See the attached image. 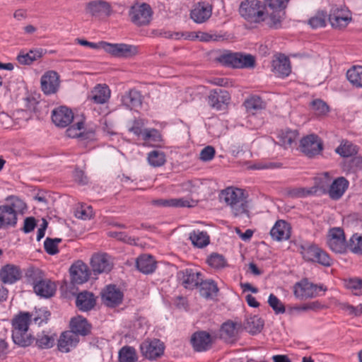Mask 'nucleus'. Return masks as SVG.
I'll return each mask as SVG.
<instances>
[{"mask_svg": "<svg viewBox=\"0 0 362 362\" xmlns=\"http://www.w3.org/2000/svg\"><path fill=\"white\" fill-rule=\"evenodd\" d=\"M27 209L26 203L19 197L8 196L5 203L0 205V229L16 227L18 216L23 215Z\"/></svg>", "mask_w": 362, "mask_h": 362, "instance_id": "f257e3e1", "label": "nucleus"}, {"mask_svg": "<svg viewBox=\"0 0 362 362\" xmlns=\"http://www.w3.org/2000/svg\"><path fill=\"white\" fill-rule=\"evenodd\" d=\"M220 199L230 206L231 213L234 216L238 217L243 215L248 216L247 197L243 189L228 187L221 192Z\"/></svg>", "mask_w": 362, "mask_h": 362, "instance_id": "f03ea898", "label": "nucleus"}, {"mask_svg": "<svg viewBox=\"0 0 362 362\" xmlns=\"http://www.w3.org/2000/svg\"><path fill=\"white\" fill-rule=\"evenodd\" d=\"M319 180L317 187L334 200L339 199L349 187L348 180L343 177H339L331 182L328 173H323Z\"/></svg>", "mask_w": 362, "mask_h": 362, "instance_id": "7ed1b4c3", "label": "nucleus"}, {"mask_svg": "<svg viewBox=\"0 0 362 362\" xmlns=\"http://www.w3.org/2000/svg\"><path fill=\"white\" fill-rule=\"evenodd\" d=\"M288 0H264V7L269 13V24L271 28H279L285 18V9Z\"/></svg>", "mask_w": 362, "mask_h": 362, "instance_id": "20e7f679", "label": "nucleus"}, {"mask_svg": "<svg viewBox=\"0 0 362 362\" xmlns=\"http://www.w3.org/2000/svg\"><path fill=\"white\" fill-rule=\"evenodd\" d=\"M240 16L250 23H260L265 19V13L260 1L246 0L240 4Z\"/></svg>", "mask_w": 362, "mask_h": 362, "instance_id": "39448f33", "label": "nucleus"}, {"mask_svg": "<svg viewBox=\"0 0 362 362\" xmlns=\"http://www.w3.org/2000/svg\"><path fill=\"white\" fill-rule=\"evenodd\" d=\"M300 254L306 262L318 263L325 267H329L332 259L328 254L317 245L306 243L300 246Z\"/></svg>", "mask_w": 362, "mask_h": 362, "instance_id": "423d86ee", "label": "nucleus"}, {"mask_svg": "<svg viewBox=\"0 0 362 362\" xmlns=\"http://www.w3.org/2000/svg\"><path fill=\"white\" fill-rule=\"evenodd\" d=\"M219 62L225 66L233 68H248L254 66L255 60L251 54L227 52L220 56Z\"/></svg>", "mask_w": 362, "mask_h": 362, "instance_id": "0eeeda50", "label": "nucleus"}, {"mask_svg": "<svg viewBox=\"0 0 362 362\" xmlns=\"http://www.w3.org/2000/svg\"><path fill=\"white\" fill-rule=\"evenodd\" d=\"M153 11L151 6L145 3L136 4L130 8L129 16L131 21L136 26H145L150 23Z\"/></svg>", "mask_w": 362, "mask_h": 362, "instance_id": "6e6552de", "label": "nucleus"}, {"mask_svg": "<svg viewBox=\"0 0 362 362\" xmlns=\"http://www.w3.org/2000/svg\"><path fill=\"white\" fill-rule=\"evenodd\" d=\"M101 48L106 52L117 57H131L138 53L136 46L124 43H109L101 42Z\"/></svg>", "mask_w": 362, "mask_h": 362, "instance_id": "1a4fd4ad", "label": "nucleus"}, {"mask_svg": "<svg viewBox=\"0 0 362 362\" xmlns=\"http://www.w3.org/2000/svg\"><path fill=\"white\" fill-rule=\"evenodd\" d=\"M322 286H317L309 282L307 279H303L296 283L293 286V293L296 297L298 298H314L320 295V293L325 291Z\"/></svg>", "mask_w": 362, "mask_h": 362, "instance_id": "9d476101", "label": "nucleus"}, {"mask_svg": "<svg viewBox=\"0 0 362 362\" xmlns=\"http://www.w3.org/2000/svg\"><path fill=\"white\" fill-rule=\"evenodd\" d=\"M327 245L336 253H344L347 249L348 243L344 230L341 228H332L329 230Z\"/></svg>", "mask_w": 362, "mask_h": 362, "instance_id": "9b49d317", "label": "nucleus"}, {"mask_svg": "<svg viewBox=\"0 0 362 362\" xmlns=\"http://www.w3.org/2000/svg\"><path fill=\"white\" fill-rule=\"evenodd\" d=\"M140 349L143 356L154 361L163 355L165 345L159 339L145 340L141 344Z\"/></svg>", "mask_w": 362, "mask_h": 362, "instance_id": "f8f14e48", "label": "nucleus"}, {"mask_svg": "<svg viewBox=\"0 0 362 362\" xmlns=\"http://www.w3.org/2000/svg\"><path fill=\"white\" fill-rule=\"evenodd\" d=\"M216 335L211 334L206 331H197L191 337V344L194 351H206L211 349L216 339Z\"/></svg>", "mask_w": 362, "mask_h": 362, "instance_id": "ddd939ff", "label": "nucleus"}, {"mask_svg": "<svg viewBox=\"0 0 362 362\" xmlns=\"http://www.w3.org/2000/svg\"><path fill=\"white\" fill-rule=\"evenodd\" d=\"M300 148L306 156L313 157L321 153L323 143L317 135L311 134L300 140Z\"/></svg>", "mask_w": 362, "mask_h": 362, "instance_id": "4468645a", "label": "nucleus"}, {"mask_svg": "<svg viewBox=\"0 0 362 362\" xmlns=\"http://www.w3.org/2000/svg\"><path fill=\"white\" fill-rule=\"evenodd\" d=\"M103 303L110 308L120 305L123 300L122 291L115 285H107L101 293Z\"/></svg>", "mask_w": 362, "mask_h": 362, "instance_id": "2eb2a0df", "label": "nucleus"}, {"mask_svg": "<svg viewBox=\"0 0 362 362\" xmlns=\"http://www.w3.org/2000/svg\"><path fill=\"white\" fill-rule=\"evenodd\" d=\"M230 100L229 93L220 88L211 90L208 96L209 105L216 110H224Z\"/></svg>", "mask_w": 362, "mask_h": 362, "instance_id": "dca6fc26", "label": "nucleus"}, {"mask_svg": "<svg viewBox=\"0 0 362 362\" xmlns=\"http://www.w3.org/2000/svg\"><path fill=\"white\" fill-rule=\"evenodd\" d=\"M240 329H242L240 325L228 320L220 327L219 338L226 342L233 343L237 340Z\"/></svg>", "mask_w": 362, "mask_h": 362, "instance_id": "f3484780", "label": "nucleus"}, {"mask_svg": "<svg viewBox=\"0 0 362 362\" xmlns=\"http://www.w3.org/2000/svg\"><path fill=\"white\" fill-rule=\"evenodd\" d=\"M328 20L334 28H344L350 23L351 17L349 11L344 8H332Z\"/></svg>", "mask_w": 362, "mask_h": 362, "instance_id": "a211bd4d", "label": "nucleus"}, {"mask_svg": "<svg viewBox=\"0 0 362 362\" xmlns=\"http://www.w3.org/2000/svg\"><path fill=\"white\" fill-rule=\"evenodd\" d=\"M90 263L95 274L107 273L113 267L110 256L106 253L94 255Z\"/></svg>", "mask_w": 362, "mask_h": 362, "instance_id": "6ab92c4d", "label": "nucleus"}, {"mask_svg": "<svg viewBox=\"0 0 362 362\" xmlns=\"http://www.w3.org/2000/svg\"><path fill=\"white\" fill-rule=\"evenodd\" d=\"M52 119L56 126L64 128L73 121L74 113L71 109L65 106H60L52 111Z\"/></svg>", "mask_w": 362, "mask_h": 362, "instance_id": "aec40b11", "label": "nucleus"}, {"mask_svg": "<svg viewBox=\"0 0 362 362\" xmlns=\"http://www.w3.org/2000/svg\"><path fill=\"white\" fill-rule=\"evenodd\" d=\"M202 274L192 269H186L180 271L178 274V279L182 286L188 289H193L201 282Z\"/></svg>", "mask_w": 362, "mask_h": 362, "instance_id": "412c9836", "label": "nucleus"}, {"mask_svg": "<svg viewBox=\"0 0 362 362\" xmlns=\"http://www.w3.org/2000/svg\"><path fill=\"white\" fill-rule=\"evenodd\" d=\"M59 86V75L56 71H49L41 78V88L46 95L55 93Z\"/></svg>", "mask_w": 362, "mask_h": 362, "instance_id": "4be33fe9", "label": "nucleus"}, {"mask_svg": "<svg viewBox=\"0 0 362 362\" xmlns=\"http://www.w3.org/2000/svg\"><path fill=\"white\" fill-rule=\"evenodd\" d=\"M272 71L279 78H286L291 72V66L288 57L284 54H279L272 64Z\"/></svg>", "mask_w": 362, "mask_h": 362, "instance_id": "5701e85b", "label": "nucleus"}, {"mask_svg": "<svg viewBox=\"0 0 362 362\" xmlns=\"http://www.w3.org/2000/svg\"><path fill=\"white\" fill-rule=\"evenodd\" d=\"M22 276L20 267L15 264H7L0 269V280L4 284H13Z\"/></svg>", "mask_w": 362, "mask_h": 362, "instance_id": "b1692460", "label": "nucleus"}, {"mask_svg": "<svg viewBox=\"0 0 362 362\" xmlns=\"http://www.w3.org/2000/svg\"><path fill=\"white\" fill-rule=\"evenodd\" d=\"M291 228L288 223L278 220L270 230V235L274 240L284 241L290 238Z\"/></svg>", "mask_w": 362, "mask_h": 362, "instance_id": "393cba45", "label": "nucleus"}, {"mask_svg": "<svg viewBox=\"0 0 362 362\" xmlns=\"http://www.w3.org/2000/svg\"><path fill=\"white\" fill-rule=\"evenodd\" d=\"M212 14V6L204 2H199L191 11L190 17L197 23L206 22Z\"/></svg>", "mask_w": 362, "mask_h": 362, "instance_id": "a878e982", "label": "nucleus"}, {"mask_svg": "<svg viewBox=\"0 0 362 362\" xmlns=\"http://www.w3.org/2000/svg\"><path fill=\"white\" fill-rule=\"evenodd\" d=\"M69 328L77 337H87L92 334L93 325L86 318H71Z\"/></svg>", "mask_w": 362, "mask_h": 362, "instance_id": "bb28decb", "label": "nucleus"}, {"mask_svg": "<svg viewBox=\"0 0 362 362\" xmlns=\"http://www.w3.org/2000/svg\"><path fill=\"white\" fill-rule=\"evenodd\" d=\"M79 337L71 330L63 332L58 340V349L62 352L67 353L79 343Z\"/></svg>", "mask_w": 362, "mask_h": 362, "instance_id": "cd10ccee", "label": "nucleus"}, {"mask_svg": "<svg viewBox=\"0 0 362 362\" xmlns=\"http://www.w3.org/2000/svg\"><path fill=\"white\" fill-rule=\"evenodd\" d=\"M110 95L111 91L106 84H98L92 89L88 98L96 104H105Z\"/></svg>", "mask_w": 362, "mask_h": 362, "instance_id": "c85d7f7f", "label": "nucleus"}, {"mask_svg": "<svg viewBox=\"0 0 362 362\" xmlns=\"http://www.w3.org/2000/svg\"><path fill=\"white\" fill-rule=\"evenodd\" d=\"M96 304V298L91 292L84 291L78 293L76 305L81 311L87 312L92 310Z\"/></svg>", "mask_w": 362, "mask_h": 362, "instance_id": "c756f323", "label": "nucleus"}, {"mask_svg": "<svg viewBox=\"0 0 362 362\" xmlns=\"http://www.w3.org/2000/svg\"><path fill=\"white\" fill-rule=\"evenodd\" d=\"M86 10L93 16H109L112 13L110 4L103 0H96L89 2L86 6Z\"/></svg>", "mask_w": 362, "mask_h": 362, "instance_id": "7c9ffc66", "label": "nucleus"}, {"mask_svg": "<svg viewBox=\"0 0 362 362\" xmlns=\"http://www.w3.org/2000/svg\"><path fill=\"white\" fill-rule=\"evenodd\" d=\"M70 274L74 283L83 284L87 281L89 278L88 268L83 262H77L71 267Z\"/></svg>", "mask_w": 362, "mask_h": 362, "instance_id": "2f4dec72", "label": "nucleus"}, {"mask_svg": "<svg viewBox=\"0 0 362 362\" xmlns=\"http://www.w3.org/2000/svg\"><path fill=\"white\" fill-rule=\"evenodd\" d=\"M122 104L130 110H136L142 104L141 93L135 89L130 90L122 98Z\"/></svg>", "mask_w": 362, "mask_h": 362, "instance_id": "473e14b6", "label": "nucleus"}, {"mask_svg": "<svg viewBox=\"0 0 362 362\" xmlns=\"http://www.w3.org/2000/svg\"><path fill=\"white\" fill-rule=\"evenodd\" d=\"M136 265L141 272L148 274L155 271L156 262L151 255L145 254L137 258Z\"/></svg>", "mask_w": 362, "mask_h": 362, "instance_id": "72a5a7b5", "label": "nucleus"}, {"mask_svg": "<svg viewBox=\"0 0 362 362\" xmlns=\"http://www.w3.org/2000/svg\"><path fill=\"white\" fill-rule=\"evenodd\" d=\"M240 325L243 330L251 335H256L263 329L264 322L262 318H245Z\"/></svg>", "mask_w": 362, "mask_h": 362, "instance_id": "f704fd0d", "label": "nucleus"}, {"mask_svg": "<svg viewBox=\"0 0 362 362\" xmlns=\"http://www.w3.org/2000/svg\"><path fill=\"white\" fill-rule=\"evenodd\" d=\"M192 201L186 198L160 199L153 202V204L168 207H192Z\"/></svg>", "mask_w": 362, "mask_h": 362, "instance_id": "c9c22d12", "label": "nucleus"}, {"mask_svg": "<svg viewBox=\"0 0 362 362\" xmlns=\"http://www.w3.org/2000/svg\"><path fill=\"white\" fill-rule=\"evenodd\" d=\"M34 291L37 296L49 298L54 294L56 286L51 280L45 278L41 282L35 286Z\"/></svg>", "mask_w": 362, "mask_h": 362, "instance_id": "e433bc0d", "label": "nucleus"}, {"mask_svg": "<svg viewBox=\"0 0 362 362\" xmlns=\"http://www.w3.org/2000/svg\"><path fill=\"white\" fill-rule=\"evenodd\" d=\"M83 127V122H78L76 124H74L67 129L66 134L69 137H80L83 139H93L95 136L94 131L91 129L87 132H81Z\"/></svg>", "mask_w": 362, "mask_h": 362, "instance_id": "4c0bfd02", "label": "nucleus"}, {"mask_svg": "<svg viewBox=\"0 0 362 362\" xmlns=\"http://www.w3.org/2000/svg\"><path fill=\"white\" fill-rule=\"evenodd\" d=\"M298 138V132L297 130L282 129L278 134L279 144L284 148L291 147L296 143Z\"/></svg>", "mask_w": 362, "mask_h": 362, "instance_id": "58836bf2", "label": "nucleus"}, {"mask_svg": "<svg viewBox=\"0 0 362 362\" xmlns=\"http://www.w3.org/2000/svg\"><path fill=\"white\" fill-rule=\"evenodd\" d=\"M200 294L206 299H214L218 292V288L212 279H206L200 282Z\"/></svg>", "mask_w": 362, "mask_h": 362, "instance_id": "ea45409f", "label": "nucleus"}, {"mask_svg": "<svg viewBox=\"0 0 362 362\" xmlns=\"http://www.w3.org/2000/svg\"><path fill=\"white\" fill-rule=\"evenodd\" d=\"M320 308V305L319 303L311 302L299 305L288 306L286 310L288 315H303L310 314V311H315Z\"/></svg>", "mask_w": 362, "mask_h": 362, "instance_id": "a19ab883", "label": "nucleus"}, {"mask_svg": "<svg viewBox=\"0 0 362 362\" xmlns=\"http://www.w3.org/2000/svg\"><path fill=\"white\" fill-rule=\"evenodd\" d=\"M141 140L144 141V146H155L157 144L163 141V136L158 129L147 128Z\"/></svg>", "mask_w": 362, "mask_h": 362, "instance_id": "79ce46f5", "label": "nucleus"}, {"mask_svg": "<svg viewBox=\"0 0 362 362\" xmlns=\"http://www.w3.org/2000/svg\"><path fill=\"white\" fill-rule=\"evenodd\" d=\"M189 240L194 246L199 248L207 246L210 242L207 233L199 230H193L189 233Z\"/></svg>", "mask_w": 362, "mask_h": 362, "instance_id": "37998d69", "label": "nucleus"}, {"mask_svg": "<svg viewBox=\"0 0 362 362\" xmlns=\"http://www.w3.org/2000/svg\"><path fill=\"white\" fill-rule=\"evenodd\" d=\"M41 57L42 50L31 49L28 52L23 50L18 54L16 59L19 64L29 65Z\"/></svg>", "mask_w": 362, "mask_h": 362, "instance_id": "c03bdc74", "label": "nucleus"}, {"mask_svg": "<svg viewBox=\"0 0 362 362\" xmlns=\"http://www.w3.org/2000/svg\"><path fill=\"white\" fill-rule=\"evenodd\" d=\"M348 81L356 88H362V66H354L346 72Z\"/></svg>", "mask_w": 362, "mask_h": 362, "instance_id": "a18cd8bd", "label": "nucleus"}, {"mask_svg": "<svg viewBox=\"0 0 362 362\" xmlns=\"http://www.w3.org/2000/svg\"><path fill=\"white\" fill-rule=\"evenodd\" d=\"M12 339L15 344L21 347H27L30 346L33 341L34 337L28 331H24L19 333L12 334Z\"/></svg>", "mask_w": 362, "mask_h": 362, "instance_id": "49530a36", "label": "nucleus"}, {"mask_svg": "<svg viewBox=\"0 0 362 362\" xmlns=\"http://www.w3.org/2000/svg\"><path fill=\"white\" fill-rule=\"evenodd\" d=\"M148 164L154 168L163 166L166 162L165 153L159 150L150 151L147 155Z\"/></svg>", "mask_w": 362, "mask_h": 362, "instance_id": "de8ad7c7", "label": "nucleus"}, {"mask_svg": "<svg viewBox=\"0 0 362 362\" xmlns=\"http://www.w3.org/2000/svg\"><path fill=\"white\" fill-rule=\"evenodd\" d=\"M245 107L246 110L254 114L255 112L264 107V103L260 97L252 95L245 101Z\"/></svg>", "mask_w": 362, "mask_h": 362, "instance_id": "09e8293b", "label": "nucleus"}, {"mask_svg": "<svg viewBox=\"0 0 362 362\" xmlns=\"http://www.w3.org/2000/svg\"><path fill=\"white\" fill-rule=\"evenodd\" d=\"M327 13L319 11L308 20V24L314 29L324 28L327 25Z\"/></svg>", "mask_w": 362, "mask_h": 362, "instance_id": "8fccbe9b", "label": "nucleus"}, {"mask_svg": "<svg viewBox=\"0 0 362 362\" xmlns=\"http://www.w3.org/2000/svg\"><path fill=\"white\" fill-rule=\"evenodd\" d=\"M137 361V355L134 347L125 346L119 351V362H136Z\"/></svg>", "mask_w": 362, "mask_h": 362, "instance_id": "3c124183", "label": "nucleus"}, {"mask_svg": "<svg viewBox=\"0 0 362 362\" xmlns=\"http://www.w3.org/2000/svg\"><path fill=\"white\" fill-rule=\"evenodd\" d=\"M336 153L342 157H350L357 153L356 146L349 141H344L336 148Z\"/></svg>", "mask_w": 362, "mask_h": 362, "instance_id": "603ef678", "label": "nucleus"}, {"mask_svg": "<svg viewBox=\"0 0 362 362\" xmlns=\"http://www.w3.org/2000/svg\"><path fill=\"white\" fill-rule=\"evenodd\" d=\"M31 318H13L11 321L12 334L29 330Z\"/></svg>", "mask_w": 362, "mask_h": 362, "instance_id": "864d4df0", "label": "nucleus"}, {"mask_svg": "<svg viewBox=\"0 0 362 362\" xmlns=\"http://www.w3.org/2000/svg\"><path fill=\"white\" fill-rule=\"evenodd\" d=\"M344 286L346 288L354 292L355 295L360 296L362 294V279L358 277L349 278L344 279Z\"/></svg>", "mask_w": 362, "mask_h": 362, "instance_id": "5fc2aeb1", "label": "nucleus"}, {"mask_svg": "<svg viewBox=\"0 0 362 362\" xmlns=\"http://www.w3.org/2000/svg\"><path fill=\"white\" fill-rule=\"evenodd\" d=\"M347 248L354 254H362V235L354 234L350 238Z\"/></svg>", "mask_w": 362, "mask_h": 362, "instance_id": "6e6d98bb", "label": "nucleus"}, {"mask_svg": "<svg viewBox=\"0 0 362 362\" xmlns=\"http://www.w3.org/2000/svg\"><path fill=\"white\" fill-rule=\"evenodd\" d=\"M310 106L314 113L317 116L325 115L329 111V107L327 103L320 99L313 100Z\"/></svg>", "mask_w": 362, "mask_h": 362, "instance_id": "4d7b16f0", "label": "nucleus"}, {"mask_svg": "<svg viewBox=\"0 0 362 362\" xmlns=\"http://www.w3.org/2000/svg\"><path fill=\"white\" fill-rule=\"evenodd\" d=\"M208 264L215 269H221L225 267L226 262L224 257L217 253L210 255L206 260Z\"/></svg>", "mask_w": 362, "mask_h": 362, "instance_id": "13d9d810", "label": "nucleus"}, {"mask_svg": "<svg viewBox=\"0 0 362 362\" xmlns=\"http://www.w3.org/2000/svg\"><path fill=\"white\" fill-rule=\"evenodd\" d=\"M145 128V124L141 119H134L132 122V125L129 128V132L132 133L139 139H141L144 135V132L146 130Z\"/></svg>", "mask_w": 362, "mask_h": 362, "instance_id": "bf43d9fd", "label": "nucleus"}, {"mask_svg": "<svg viewBox=\"0 0 362 362\" xmlns=\"http://www.w3.org/2000/svg\"><path fill=\"white\" fill-rule=\"evenodd\" d=\"M27 277L29 282L33 285V289L35 285L38 284L45 278L44 272L39 269H30L27 273Z\"/></svg>", "mask_w": 362, "mask_h": 362, "instance_id": "052dcab7", "label": "nucleus"}, {"mask_svg": "<svg viewBox=\"0 0 362 362\" xmlns=\"http://www.w3.org/2000/svg\"><path fill=\"white\" fill-rule=\"evenodd\" d=\"M268 303L270 307L274 310L276 315L283 314L286 311V308L281 301L273 293H271L268 298Z\"/></svg>", "mask_w": 362, "mask_h": 362, "instance_id": "680f3d73", "label": "nucleus"}, {"mask_svg": "<svg viewBox=\"0 0 362 362\" xmlns=\"http://www.w3.org/2000/svg\"><path fill=\"white\" fill-rule=\"evenodd\" d=\"M339 309L344 312V314L348 315H362V304L357 306H353L346 303L339 304Z\"/></svg>", "mask_w": 362, "mask_h": 362, "instance_id": "e2e57ef3", "label": "nucleus"}, {"mask_svg": "<svg viewBox=\"0 0 362 362\" xmlns=\"http://www.w3.org/2000/svg\"><path fill=\"white\" fill-rule=\"evenodd\" d=\"M61 241L60 239H52L47 238L44 242V248L46 252L50 255H56L59 252L57 244Z\"/></svg>", "mask_w": 362, "mask_h": 362, "instance_id": "0e129e2a", "label": "nucleus"}, {"mask_svg": "<svg viewBox=\"0 0 362 362\" xmlns=\"http://www.w3.org/2000/svg\"><path fill=\"white\" fill-rule=\"evenodd\" d=\"M93 215V208L90 206L83 205L80 208L77 209L75 213V216L78 218L83 220L90 219Z\"/></svg>", "mask_w": 362, "mask_h": 362, "instance_id": "69168bd1", "label": "nucleus"}, {"mask_svg": "<svg viewBox=\"0 0 362 362\" xmlns=\"http://www.w3.org/2000/svg\"><path fill=\"white\" fill-rule=\"evenodd\" d=\"M36 344L41 349H49L53 346L54 339L47 335H43L37 339Z\"/></svg>", "mask_w": 362, "mask_h": 362, "instance_id": "338daca9", "label": "nucleus"}, {"mask_svg": "<svg viewBox=\"0 0 362 362\" xmlns=\"http://www.w3.org/2000/svg\"><path fill=\"white\" fill-rule=\"evenodd\" d=\"M215 156V149L211 146L204 148L200 153V159L203 161H209L214 158Z\"/></svg>", "mask_w": 362, "mask_h": 362, "instance_id": "774afa93", "label": "nucleus"}]
</instances>
